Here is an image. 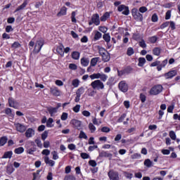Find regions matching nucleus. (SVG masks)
Listing matches in <instances>:
<instances>
[{
	"mask_svg": "<svg viewBox=\"0 0 180 180\" xmlns=\"http://www.w3.org/2000/svg\"><path fill=\"white\" fill-rule=\"evenodd\" d=\"M91 79H101L103 82H106L108 81V75H105V73H94L91 75L90 76Z\"/></svg>",
	"mask_w": 180,
	"mask_h": 180,
	"instance_id": "nucleus-1",
	"label": "nucleus"
},
{
	"mask_svg": "<svg viewBox=\"0 0 180 180\" xmlns=\"http://www.w3.org/2000/svg\"><path fill=\"white\" fill-rule=\"evenodd\" d=\"M90 85L93 89H97L98 91H99V89H105V84L99 79L92 82Z\"/></svg>",
	"mask_w": 180,
	"mask_h": 180,
	"instance_id": "nucleus-2",
	"label": "nucleus"
},
{
	"mask_svg": "<svg viewBox=\"0 0 180 180\" xmlns=\"http://www.w3.org/2000/svg\"><path fill=\"white\" fill-rule=\"evenodd\" d=\"M131 14L135 20H137V22H143V14L140 13L139 9L133 8L131 10Z\"/></svg>",
	"mask_w": 180,
	"mask_h": 180,
	"instance_id": "nucleus-3",
	"label": "nucleus"
},
{
	"mask_svg": "<svg viewBox=\"0 0 180 180\" xmlns=\"http://www.w3.org/2000/svg\"><path fill=\"white\" fill-rule=\"evenodd\" d=\"M43 46H44V40L43 39L37 40L34 49V53L37 54L40 53V50H41V47H43Z\"/></svg>",
	"mask_w": 180,
	"mask_h": 180,
	"instance_id": "nucleus-4",
	"label": "nucleus"
},
{
	"mask_svg": "<svg viewBox=\"0 0 180 180\" xmlns=\"http://www.w3.org/2000/svg\"><path fill=\"white\" fill-rule=\"evenodd\" d=\"M161 92H162V86L161 84H158L150 90V95H158Z\"/></svg>",
	"mask_w": 180,
	"mask_h": 180,
	"instance_id": "nucleus-5",
	"label": "nucleus"
},
{
	"mask_svg": "<svg viewBox=\"0 0 180 180\" xmlns=\"http://www.w3.org/2000/svg\"><path fill=\"white\" fill-rule=\"evenodd\" d=\"M118 88L121 92L126 93L129 91V85L124 80H122L119 83Z\"/></svg>",
	"mask_w": 180,
	"mask_h": 180,
	"instance_id": "nucleus-6",
	"label": "nucleus"
},
{
	"mask_svg": "<svg viewBox=\"0 0 180 180\" xmlns=\"http://www.w3.org/2000/svg\"><path fill=\"white\" fill-rule=\"evenodd\" d=\"M110 180H120L119 172L115 170H110L108 173Z\"/></svg>",
	"mask_w": 180,
	"mask_h": 180,
	"instance_id": "nucleus-7",
	"label": "nucleus"
},
{
	"mask_svg": "<svg viewBox=\"0 0 180 180\" xmlns=\"http://www.w3.org/2000/svg\"><path fill=\"white\" fill-rule=\"evenodd\" d=\"M176 74H178V71L176 70H173L165 73L163 77H165V79H171L174 78Z\"/></svg>",
	"mask_w": 180,
	"mask_h": 180,
	"instance_id": "nucleus-8",
	"label": "nucleus"
},
{
	"mask_svg": "<svg viewBox=\"0 0 180 180\" xmlns=\"http://www.w3.org/2000/svg\"><path fill=\"white\" fill-rule=\"evenodd\" d=\"M118 11L122 12V15H125V16H128L130 13V11L129 10V7L124 5H120L118 6Z\"/></svg>",
	"mask_w": 180,
	"mask_h": 180,
	"instance_id": "nucleus-9",
	"label": "nucleus"
},
{
	"mask_svg": "<svg viewBox=\"0 0 180 180\" xmlns=\"http://www.w3.org/2000/svg\"><path fill=\"white\" fill-rule=\"evenodd\" d=\"M50 92L53 96H60L61 95V91L58 89V87L54 86L50 88Z\"/></svg>",
	"mask_w": 180,
	"mask_h": 180,
	"instance_id": "nucleus-10",
	"label": "nucleus"
},
{
	"mask_svg": "<svg viewBox=\"0 0 180 180\" xmlns=\"http://www.w3.org/2000/svg\"><path fill=\"white\" fill-rule=\"evenodd\" d=\"M8 105L10 108H13L14 109H18L19 108V103L13 98H8Z\"/></svg>",
	"mask_w": 180,
	"mask_h": 180,
	"instance_id": "nucleus-11",
	"label": "nucleus"
},
{
	"mask_svg": "<svg viewBox=\"0 0 180 180\" xmlns=\"http://www.w3.org/2000/svg\"><path fill=\"white\" fill-rule=\"evenodd\" d=\"M91 20H93V22L94 25H96V26H99L101 25V20L99 18V14L98 13L92 15Z\"/></svg>",
	"mask_w": 180,
	"mask_h": 180,
	"instance_id": "nucleus-12",
	"label": "nucleus"
},
{
	"mask_svg": "<svg viewBox=\"0 0 180 180\" xmlns=\"http://www.w3.org/2000/svg\"><path fill=\"white\" fill-rule=\"evenodd\" d=\"M15 127L17 131H19L20 133H25V131H26V126L20 123L15 124Z\"/></svg>",
	"mask_w": 180,
	"mask_h": 180,
	"instance_id": "nucleus-13",
	"label": "nucleus"
},
{
	"mask_svg": "<svg viewBox=\"0 0 180 180\" xmlns=\"http://www.w3.org/2000/svg\"><path fill=\"white\" fill-rule=\"evenodd\" d=\"M70 123L74 126L75 129L81 130V121L77 120H72Z\"/></svg>",
	"mask_w": 180,
	"mask_h": 180,
	"instance_id": "nucleus-14",
	"label": "nucleus"
},
{
	"mask_svg": "<svg viewBox=\"0 0 180 180\" xmlns=\"http://www.w3.org/2000/svg\"><path fill=\"white\" fill-rule=\"evenodd\" d=\"M34 134H35L34 129H33L32 128H29L25 131V137H27V139L32 138L33 136H34Z\"/></svg>",
	"mask_w": 180,
	"mask_h": 180,
	"instance_id": "nucleus-15",
	"label": "nucleus"
},
{
	"mask_svg": "<svg viewBox=\"0 0 180 180\" xmlns=\"http://www.w3.org/2000/svg\"><path fill=\"white\" fill-rule=\"evenodd\" d=\"M56 51L61 56V57H64V45L60 44L56 48Z\"/></svg>",
	"mask_w": 180,
	"mask_h": 180,
	"instance_id": "nucleus-16",
	"label": "nucleus"
},
{
	"mask_svg": "<svg viewBox=\"0 0 180 180\" xmlns=\"http://www.w3.org/2000/svg\"><path fill=\"white\" fill-rule=\"evenodd\" d=\"M27 6V1L25 0L24 2L15 10L14 11L15 13H16V12H19V11H22L25 9Z\"/></svg>",
	"mask_w": 180,
	"mask_h": 180,
	"instance_id": "nucleus-17",
	"label": "nucleus"
},
{
	"mask_svg": "<svg viewBox=\"0 0 180 180\" xmlns=\"http://www.w3.org/2000/svg\"><path fill=\"white\" fill-rule=\"evenodd\" d=\"M80 63L83 67H88L89 65V58H82Z\"/></svg>",
	"mask_w": 180,
	"mask_h": 180,
	"instance_id": "nucleus-18",
	"label": "nucleus"
},
{
	"mask_svg": "<svg viewBox=\"0 0 180 180\" xmlns=\"http://www.w3.org/2000/svg\"><path fill=\"white\" fill-rule=\"evenodd\" d=\"M167 64H168V59H165L162 62V63H160V65L157 67L158 71H161V70H162V68H164Z\"/></svg>",
	"mask_w": 180,
	"mask_h": 180,
	"instance_id": "nucleus-19",
	"label": "nucleus"
},
{
	"mask_svg": "<svg viewBox=\"0 0 180 180\" xmlns=\"http://www.w3.org/2000/svg\"><path fill=\"white\" fill-rule=\"evenodd\" d=\"M44 162L50 167H54V165L56 164V162H54V160H50V158L49 157H46L44 158Z\"/></svg>",
	"mask_w": 180,
	"mask_h": 180,
	"instance_id": "nucleus-20",
	"label": "nucleus"
},
{
	"mask_svg": "<svg viewBox=\"0 0 180 180\" xmlns=\"http://www.w3.org/2000/svg\"><path fill=\"white\" fill-rule=\"evenodd\" d=\"M65 15H67V7L63 6L60 12L58 13L57 16H65Z\"/></svg>",
	"mask_w": 180,
	"mask_h": 180,
	"instance_id": "nucleus-21",
	"label": "nucleus"
},
{
	"mask_svg": "<svg viewBox=\"0 0 180 180\" xmlns=\"http://www.w3.org/2000/svg\"><path fill=\"white\" fill-rule=\"evenodd\" d=\"M99 157H106L107 158H112V153H109L106 151H101L100 153H99Z\"/></svg>",
	"mask_w": 180,
	"mask_h": 180,
	"instance_id": "nucleus-22",
	"label": "nucleus"
},
{
	"mask_svg": "<svg viewBox=\"0 0 180 180\" xmlns=\"http://www.w3.org/2000/svg\"><path fill=\"white\" fill-rule=\"evenodd\" d=\"M102 60L104 61V63H108L109 60H110V56L109 55V53L105 52L104 54L101 55Z\"/></svg>",
	"mask_w": 180,
	"mask_h": 180,
	"instance_id": "nucleus-23",
	"label": "nucleus"
},
{
	"mask_svg": "<svg viewBox=\"0 0 180 180\" xmlns=\"http://www.w3.org/2000/svg\"><path fill=\"white\" fill-rule=\"evenodd\" d=\"M99 60H101L99 57L91 58L90 62L91 67H95L96 64H98V61H99Z\"/></svg>",
	"mask_w": 180,
	"mask_h": 180,
	"instance_id": "nucleus-24",
	"label": "nucleus"
},
{
	"mask_svg": "<svg viewBox=\"0 0 180 180\" xmlns=\"http://www.w3.org/2000/svg\"><path fill=\"white\" fill-rule=\"evenodd\" d=\"M80 56H81V53H79V52L78 51H73L72 53V58H73V60H79Z\"/></svg>",
	"mask_w": 180,
	"mask_h": 180,
	"instance_id": "nucleus-25",
	"label": "nucleus"
},
{
	"mask_svg": "<svg viewBox=\"0 0 180 180\" xmlns=\"http://www.w3.org/2000/svg\"><path fill=\"white\" fill-rule=\"evenodd\" d=\"M143 164L145 167H147V168H151V167H153V161H151L150 159L145 160Z\"/></svg>",
	"mask_w": 180,
	"mask_h": 180,
	"instance_id": "nucleus-26",
	"label": "nucleus"
},
{
	"mask_svg": "<svg viewBox=\"0 0 180 180\" xmlns=\"http://www.w3.org/2000/svg\"><path fill=\"white\" fill-rule=\"evenodd\" d=\"M138 66L139 67H144V65L146 64V58H139V60Z\"/></svg>",
	"mask_w": 180,
	"mask_h": 180,
	"instance_id": "nucleus-27",
	"label": "nucleus"
},
{
	"mask_svg": "<svg viewBox=\"0 0 180 180\" xmlns=\"http://www.w3.org/2000/svg\"><path fill=\"white\" fill-rule=\"evenodd\" d=\"M110 16V14L109 13H104L100 18V20L101 22H106L108 20V18Z\"/></svg>",
	"mask_w": 180,
	"mask_h": 180,
	"instance_id": "nucleus-28",
	"label": "nucleus"
},
{
	"mask_svg": "<svg viewBox=\"0 0 180 180\" xmlns=\"http://www.w3.org/2000/svg\"><path fill=\"white\" fill-rule=\"evenodd\" d=\"M12 155H13V152L12 151H7L6 152L4 155L2 156V158H12Z\"/></svg>",
	"mask_w": 180,
	"mask_h": 180,
	"instance_id": "nucleus-29",
	"label": "nucleus"
},
{
	"mask_svg": "<svg viewBox=\"0 0 180 180\" xmlns=\"http://www.w3.org/2000/svg\"><path fill=\"white\" fill-rule=\"evenodd\" d=\"M153 54L154 56H160L161 54V49L158 47H155L153 49Z\"/></svg>",
	"mask_w": 180,
	"mask_h": 180,
	"instance_id": "nucleus-30",
	"label": "nucleus"
},
{
	"mask_svg": "<svg viewBox=\"0 0 180 180\" xmlns=\"http://www.w3.org/2000/svg\"><path fill=\"white\" fill-rule=\"evenodd\" d=\"M103 39L105 41L107 42V44H108V43H110V34H109V33L104 34L103 35Z\"/></svg>",
	"mask_w": 180,
	"mask_h": 180,
	"instance_id": "nucleus-31",
	"label": "nucleus"
},
{
	"mask_svg": "<svg viewBox=\"0 0 180 180\" xmlns=\"http://www.w3.org/2000/svg\"><path fill=\"white\" fill-rule=\"evenodd\" d=\"M57 109L58 108H48V111L50 113L51 117L54 116V113H57Z\"/></svg>",
	"mask_w": 180,
	"mask_h": 180,
	"instance_id": "nucleus-32",
	"label": "nucleus"
},
{
	"mask_svg": "<svg viewBox=\"0 0 180 180\" xmlns=\"http://www.w3.org/2000/svg\"><path fill=\"white\" fill-rule=\"evenodd\" d=\"M84 92H85V88H84V86H81L80 88H79L77 90L76 95L81 96V95H82V94H84Z\"/></svg>",
	"mask_w": 180,
	"mask_h": 180,
	"instance_id": "nucleus-33",
	"label": "nucleus"
},
{
	"mask_svg": "<svg viewBox=\"0 0 180 180\" xmlns=\"http://www.w3.org/2000/svg\"><path fill=\"white\" fill-rule=\"evenodd\" d=\"M25 152V148L23 147H19L14 150L15 154H22Z\"/></svg>",
	"mask_w": 180,
	"mask_h": 180,
	"instance_id": "nucleus-34",
	"label": "nucleus"
},
{
	"mask_svg": "<svg viewBox=\"0 0 180 180\" xmlns=\"http://www.w3.org/2000/svg\"><path fill=\"white\" fill-rule=\"evenodd\" d=\"M72 85L74 88H78L79 86V79H75L72 81Z\"/></svg>",
	"mask_w": 180,
	"mask_h": 180,
	"instance_id": "nucleus-35",
	"label": "nucleus"
},
{
	"mask_svg": "<svg viewBox=\"0 0 180 180\" xmlns=\"http://www.w3.org/2000/svg\"><path fill=\"white\" fill-rule=\"evenodd\" d=\"M14 171H15V169H13V167L12 165L7 166L6 172L8 175H11V174H13Z\"/></svg>",
	"mask_w": 180,
	"mask_h": 180,
	"instance_id": "nucleus-36",
	"label": "nucleus"
},
{
	"mask_svg": "<svg viewBox=\"0 0 180 180\" xmlns=\"http://www.w3.org/2000/svg\"><path fill=\"white\" fill-rule=\"evenodd\" d=\"M8 142V138L6 136H3L0 139V146H5Z\"/></svg>",
	"mask_w": 180,
	"mask_h": 180,
	"instance_id": "nucleus-37",
	"label": "nucleus"
},
{
	"mask_svg": "<svg viewBox=\"0 0 180 180\" xmlns=\"http://www.w3.org/2000/svg\"><path fill=\"white\" fill-rule=\"evenodd\" d=\"M53 122V118H49L46 122V127H53L54 125L52 124Z\"/></svg>",
	"mask_w": 180,
	"mask_h": 180,
	"instance_id": "nucleus-38",
	"label": "nucleus"
},
{
	"mask_svg": "<svg viewBox=\"0 0 180 180\" xmlns=\"http://www.w3.org/2000/svg\"><path fill=\"white\" fill-rule=\"evenodd\" d=\"M102 38V33L99 31H96L94 34V40H99V39Z\"/></svg>",
	"mask_w": 180,
	"mask_h": 180,
	"instance_id": "nucleus-39",
	"label": "nucleus"
},
{
	"mask_svg": "<svg viewBox=\"0 0 180 180\" xmlns=\"http://www.w3.org/2000/svg\"><path fill=\"white\" fill-rule=\"evenodd\" d=\"M5 113L6 115H8V116H10V117H13L14 116V115L12 113V109L11 108H6Z\"/></svg>",
	"mask_w": 180,
	"mask_h": 180,
	"instance_id": "nucleus-40",
	"label": "nucleus"
},
{
	"mask_svg": "<svg viewBox=\"0 0 180 180\" xmlns=\"http://www.w3.org/2000/svg\"><path fill=\"white\" fill-rule=\"evenodd\" d=\"M89 129L91 131V133H95V131L96 130V127L92 123L89 124Z\"/></svg>",
	"mask_w": 180,
	"mask_h": 180,
	"instance_id": "nucleus-41",
	"label": "nucleus"
},
{
	"mask_svg": "<svg viewBox=\"0 0 180 180\" xmlns=\"http://www.w3.org/2000/svg\"><path fill=\"white\" fill-rule=\"evenodd\" d=\"M127 54L129 56H133V54H134V49H133L131 47H129L127 51Z\"/></svg>",
	"mask_w": 180,
	"mask_h": 180,
	"instance_id": "nucleus-42",
	"label": "nucleus"
},
{
	"mask_svg": "<svg viewBox=\"0 0 180 180\" xmlns=\"http://www.w3.org/2000/svg\"><path fill=\"white\" fill-rule=\"evenodd\" d=\"M98 53L100 54V56H102L103 54H104L105 53H106L108 51H106V49H105L103 47L101 46H98Z\"/></svg>",
	"mask_w": 180,
	"mask_h": 180,
	"instance_id": "nucleus-43",
	"label": "nucleus"
},
{
	"mask_svg": "<svg viewBox=\"0 0 180 180\" xmlns=\"http://www.w3.org/2000/svg\"><path fill=\"white\" fill-rule=\"evenodd\" d=\"M169 137L172 139V140H176V134H175V131H169Z\"/></svg>",
	"mask_w": 180,
	"mask_h": 180,
	"instance_id": "nucleus-44",
	"label": "nucleus"
},
{
	"mask_svg": "<svg viewBox=\"0 0 180 180\" xmlns=\"http://www.w3.org/2000/svg\"><path fill=\"white\" fill-rule=\"evenodd\" d=\"M51 155L53 156V160H58L59 158L58 153L56 150L51 152Z\"/></svg>",
	"mask_w": 180,
	"mask_h": 180,
	"instance_id": "nucleus-45",
	"label": "nucleus"
},
{
	"mask_svg": "<svg viewBox=\"0 0 180 180\" xmlns=\"http://www.w3.org/2000/svg\"><path fill=\"white\" fill-rule=\"evenodd\" d=\"M79 137V139H84L85 140H86V139H88L86 134H85V132H84V131H80Z\"/></svg>",
	"mask_w": 180,
	"mask_h": 180,
	"instance_id": "nucleus-46",
	"label": "nucleus"
},
{
	"mask_svg": "<svg viewBox=\"0 0 180 180\" xmlns=\"http://www.w3.org/2000/svg\"><path fill=\"white\" fill-rule=\"evenodd\" d=\"M76 15L77 13H75V11L72 12L71 19L73 23H77V18H75Z\"/></svg>",
	"mask_w": 180,
	"mask_h": 180,
	"instance_id": "nucleus-47",
	"label": "nucleus"
},
{
	"mask_svg": "<svg viewBox=\"0 0 180 180\" xmlns=\"http://www.w3.org/2000/svg\"><path fill=\"white\" fill-rule=\"evenodd\" d=\"M80 157H82L83 160H88V158H89V154L86 153H82L80 154Z\"/></svg>",
	"mask_w": 180,
	"mask_h": 180,
	"instance_id": "nucleus-48",
	"label": "nucleus"
},
{
	"mask_svg": "<svg viewBox=\"0 0 180 180\" xmlns=\"http://www.w3.org/2000/svg\"><path fill=\"white\" fill-rule=\"evenodd\" d=\"M61 120L65 121L67 119H68V113L67 112H63L62 115L60 117Z\"/></svg>",
	"mask_w": 180,
	"mask_h": 180,
	"instance_id": "nucleus-49",
	"label": "nucleus"
},
{
	"mask_svg": "<svg viewBox=\"0 0 180 180\" xmlns=\"http://www.w3.org/2000/svg\"><path fill=\"white\" fill-rule=\"evenodd\" d=\"M139 46L142 49H146V47H147V44H146V41H144V39H141V41H139Z\"/></svg>",
	"mask_w": 180,
	"mask_h": 180,
	"instance_id": "nucleus-50",
	"label": "nucleus"
},
{
	"mask_svg": "<svg viewBox=\"0 0 180 180\" xmlns=\"http://www.w3.org/2000/svg\"><path fill=\"white\" fill-rule=\"evenodd\" d=\"M20 44L18 41H15L12 45L11 47L12 49H19V47H20Z\"/></svg>",
	"mask_w": 180,
	"mask_h": 180,
	"instance_id": "nucleus-51",
	"label": "nucleus"
},
{
	"mask_svg": "<svg viewBox=\"0 0 180 180\" xmlns=\"http://www.w3.org/2000/svg\"><path fill=\"white\" fill-rule=\"evenodd\" d=\"M151 20L152 22H158V15H157V13H154L152 15Z\"/></svg>",
	"mask_w": 180,
	"mask_h": 180,
	"instance_id": "nucleus-52",
	"label": "nucleus"
},
{
	"mask_svg": "<svg viewBox=\"0 0 180 180\" xmlns=\"http://www.w3.org/2000/svg\"><path fill=\"white\" fill-rule=\"evenodd\" d=\"M49 136V131H45L42 134H41V139L44 141Z\"/></svg>",
	"mask_w": 180,
	"mask_h": 180,
	"instance_id": "nucleus-53",
	"label": "nucleus"
},
{
	"mask_svg": "<svg viewBox=\"0 0 180 180\" xmlns=\"http://www.w3.org/2000/svg\"><path fill=\"white\" fill-rule=\"evenodd\" d=\"M63 180H76V179L72 175H66Z\"/></svg>",
	"mask_w": 180,
	"mask_h": 180,
	"instance_id": "nucleus-54",
	"label": "nucleus"
},
{
	"mask_svg": "<svg viewBox=\"0 0 180 180\" xmlns=\"http://www.w3.org/2000/svg\"><path fill=\"white\" fill-rule=\"evenodd\" d=\"M34 151H36V148H31L27 150V154H30L31 155H33Z\"/></svg>",
	"mask_w": 180,
	"mask_h": 180,
	"instance_id": "nucleus-55",
	"label": "nucleus"
},
{
	"mask_svg": "<svg viewBox=\"0 0 180 180\" xmlns=\"http://www.w3.org/2000/svg\"><path fill=\"white\" fill-rule=\"evenodd\" d=\"M69 68H70V70H72L73 71H75V70H77V68H78V66H77V65H75L74 63H70V64H69Z\"/></svg>",
	"mask_w": 180,
	"mask_h": 180,
	"instance_id": "nucleus-56",
	"label": "nucleus"
},
{
	"mask_svg": "<svg viewBox=\"0 0 180 180\" xmlns=\"http://www.w3.org/2000/svg\"><path fill=\"white\" fill-rule=\"evenodd\" d=\"M79 109H81V105L77 104L73 108V111H75V113H78Z\"/></svg>",
	"mask_w": 180,
	"mask_h": 180,
	"instance_id": "nucleus-57",
	"label": "nucleus"
},
{
	"mask_svg": "<svg viewBox=\"0 0 180 180\" xmlns=\"http://www.w3.org/2000/svg\"><path fill=\"white\" fill-rule=\"evenodd\" d=\"M158 38L156 36H153L149 38V41L152 44L156 43Z\"/></svg>",
	"mask_w": 180,
	"mask_h": 180,
	"instance_id": "nucleus-58",
	"label": "nucleus"
},
{
	"mask_svg": "<svg viewBox=\"0 0 180 180\" xmlns=\"http://www.w3.org/2000/svg\"><path fill=\"white\" fill-rule=\"evenodd\" d=\"M168 26H169V22L167 21L160 25V29H165V27H168Z\"/></svg>",
	"mask_w": 180,
	"mask_h": 180,
	"instance_id": "nucleus-59",
	"label": "nucleus"
},
{
	"mask_svg": "<svg viewBox=\"0 0 180 180\" xmlns=\"http://www.w3.org/2000/svg\"><path fill=\"white\" fill-rule=\"evenodd\" d=\"M6 33H11V32H13V28L11 27V25H7L6 27Z\"/></svg>",
	"mask_w": 180,
	"mask_h": 180,
	"instance_id": "nucleus-60",
	"label": "nucleus"
},
{
	"mask_svg": "<svg viewBox=\"0 0 180 180\" xmlns=\"http://www.w3.org/2000/svg\"><path fill=\"white\" fill-rule=\"evenodd\" d=\"M161 64L160 60H156L150 64V67H158Z\"/></svg>",
	"mask_w": 180,
	"mask_h": 180,
	"instance_id": "nucleus-61",
	"label": "nucleus"
},
{
	"mask_svg": "<svg viewBox=\"0 0 180 180\" xmlns=\"http://www.w3.org/2000/svg\"><path fill=\"white\" fill-rule=\"evenodd\" d=\"M146 98L147 97L146 96V95L143 94H140V100H141V102H142V103H144V102H146Z\"/></svg>",
	"mask_w": 180,
	"mask_h": 180,
	"instance_id": "nucleus-62",
	"label": "nucleus"
},
{
	"mask_svg": "<svg viewBox=\"0 0 180 180\" xmlns=\"http://www.w3.org/2000/svg\"><path fill=\"white\" fill-rule=\"evenodd\" d=\"M165 19L166 20L171 19V10H169L166 12Z\"/></svg>",
	"mask_w": 180,
	"mask_h": 180,
	"instance_id": "nucleus-63",
	"label": "nucleus"
},
{
	"mask_svg": "<svg viewBox=\"0 0 180 180\" xmlns=\"http://www.w3.org/2000/svg\"><path fill=\"white\" fill-rule=\"evenodd\" d=\"M100 32H102V33H106L108 32V27H99Z\"/></svg>",
	"mask_w": 180,
	"mask_h": 180,
	"instance_id": "nucleus-64",
	"label": "nucleus"
}]
</instances>
